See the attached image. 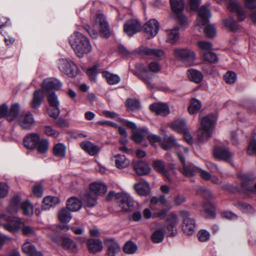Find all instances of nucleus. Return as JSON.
<instances>
[{
  "instance_id": "obj_46",
  "label": "nucleus",
  "mask_w": 256,
  "mask_h": 256,
  "mask_svg": "<svg viewBox=\"0 0 256 256\" xmlns=\"http://www.w3.org/2000/svg\"><path fill=\"white\" fill-rule=\"evenodd\" d=\"M171 128L178 132L182 133L186 128V122L184 120H178L171 124Z\"/></svg>"
},
{
  "instance_id": "obj_9",
  "label": "nucleus",
  "mask_w": 256,
  "mask_h": 256,
  "mask_svg": "<svg viewBox=\"0 0 256 256\" xmlns=\"http://www.w3.org/2000/svg\"><path fill=\"white\" fill-rule=\"evenodd\" d=\"M152 166L155 170L161 174L168 181L170 182L172 181V176L175 174V172L173 167L171 166H166L165 162L159 160H153Z\"/></svg>"
},
{
  "instance_id": "obj_54",
  "label": "nucleus",
  "mask_w": 256,
  "mask_h": 256,
  "mask_svg": "<svg viewBox=\"0 0 256 256\" xmlns=\"http://www.w3.org/2000/svg\"><path fill=\"white\" fill-rule=\"evenodd\" d=\"M137 250V246L131 241L128 242L124 244L123 250L124 252L128 254H133Z\"/></svg>"
},
{
  "instance_id": "obj_59",
  "label": "nucleus",
  "mask_w": 256,
  "mask_h": 256,
  "mask_svg": "<svg viewBox=\"0 0 256 256\" xmlns=\"http://www.w3.org/2000/svg\"><path fill=\"white\" fill-rule=\"evenodd\" d=\"M226 82L229 84H234L236 80V75L233 72H228L224 76Z\"/></svg>"
},
{
  "instance_id": "obj_47",
  "label": "nucleus",
  "mask_w": 256,
  "mask_h": 256,
  "mask_svg": "<svg viewBox=\"0 0 256 256\" xmlns=\"http://www.w3.org/2000/svg\"><path fill=\"white\" fill-rule=\"evenodd\" d=\"M20 106L18 104H14L10 107V108L6 114V120L11 122L18 115L19 112Z\"/></svg>"
},
{
  "instance_id": "obj_63",
  "label": "nucleus",
  "mask_w": 256,
  "mask_h": 256,
  "mask_svg": "<svg viewBox=\"0 0 256 256\" xmlns=\"http://www.w3.org/2000/svg\"><path fill=\"white\" fill-rule=\"evenodd\" d=\"M32 192L35 196L41 198L43 194V186L41 184L36 185L33 187Z\"/></svg>"
},
{
  "instance_id": "obj_39",
  "label": "nucleus",
  "mask_w": 256,
  "mask_h": 256,
  "mask_svg": "<svg viewBox=\"0 0 256 256\" xmlns=\"http://www.w3.org/2000/svg\"><path fill=\"white\" fill-rule=\"evenodd\" d=\"M188 76L191 81L196 84L200 82L204 78L203 74L200 72L192 68L188 70Z\"/></svg>"
},
{
  "instance_id": "obj_15",
  "label": "nucleus",
  "mask_w": 256,
  "mask_h": 256,
  "mask_svg": "<svg viewBox=\"0 0 256 256\" xmlns=\"http://www.w3.org/2000/svg\"><path fill=\"white\" fill-rule=\"evenodd\" d=\"M166 222L168 234L171 236H174L177 232V226L179 222V219L178 216L172 213L168 216Z\"/></svg>"
},
{
  "instance_id": "obj_48",
  "label": "nucleus",
  "mask_w": 256,
  "mask_h": 256,
  "mask_svg": "<svg viewBox=\"0 0 256 256\" xmlns=\"http://www.w3.org/2000/svg\"><path fill=\"white\" fill-rule=\"evenodd\" d=\"M164 233L163 229H157L152 234L151 238L154 243H160L164 239Z\"/></svg>"
},
{
  "instance_id": "obj_57",
  "label": "nucleus",
  "mask_w": 256,
  "mask_h": 256,
  "mask_svg": "<svg viewBox=\"0 0 256 256\" xmlns=\"http://www.w3.org/2000/svg\"><path fill=\"white\" fill-rule=\"evenodd\" d=\"M48 100L50 107H59L60 102L55 93L52 92L51 94H48Z\"/></svg>"
},
{
  "instance_id": "obj_38",
  "label": "nucleus",
  "mask_w": 256,
  "mask_h": 256,
  "mask_svg": "<svg viewBox=\"0 0 256 256\" xmlns=\"http://www.w3.org/2000/svg\"><path fill=\"white\" fill-rule=\"evenodd\" d=\"M42 202L43 208L47 210L58 204L60 202V200L58 197L47 196L43 199Z\"/></svg>"
},
{
  "instance_id": "obj_18",
  "label": "nucleus",
  "mask_w": 256,
  "mask_h": 256,
  "mask_svg": "<svg viewBox=\"0 0 256 256\" xmlns=\"http://www.w3.org/2000/svg\"><path fill=\"white\" fill-rule=\"evenodd\" d=\"M35 122L32 114L30 112L22 114L20 118L18 123L20 127L24 130L32 128Z\"/></svg>"
},
{
  "instance_id": "obj_6",
  "label": "nucleus",
  "mask_w": 256,
  "mask_h": 256,
  "mask_svg": "<svg viewBox=\"0 0 256 256\" xmlns=\"http://www.w3.org/2000/svg\"><path fill=\"white\" fill-rule=\"evenodd\" d=\"M21 208L24 212V214L26 216H30L33 214V206L29 201L26 200L20 204V198L18 196L13 197L6 208V212L10 214L16 212Z\"/></svg>"
},
{
  "instance_id": "obj_32",
  "label": "nucleus",
  "mask_w": 256,
  "mask_h": 256,
  "mask_svg": "<svg viewBox=\"0 0 256 256\" xmlns=\"http://www.w3.org/2000/svg\"><path fill=\"white\" fill-rule=\"evenodd\" d=\"M44 96L41 90H35L33 94V98L30 102V104L32 108H37L40 106L43 100Z\"/></svg>"
},
{
  "instance_id": "obj_2",
  "label": "nucleus",
  "mask_w": 256,
  "mask_h": 256,
  "mask_svg": "<svg viewBox=\"0 0 256 256\" xmlns=\"http://www.w3.org/2000/svg\"><path fill=\"white\" fill-rule=\"evenodd\" d=\"M70 44L77 56L82 58L91 52L92 46L88 40L81 33L75 32L69 40Z\"/></svg>"
},
{
  "instance_id": "obj_31",
  "label": "nucleus",
  "mask_w": 256,
  "mask_h": 256,
  "mask_svg": "<svg viewBox=\"0 0 256 256\" xmlns=\"http://www.w3.org/2000/svg\"><path fill=\"white\" fill-rule=\"evenodd\" d=\"M134 188L138 194L144 196L149 194L150 191L148 183L145 181H142L136 184Z\"/></svg>"
},
{
  "instance_id": "obj_13",
  "label": "nucleus",
  "mask_w": 256,
  "mask_h": 256,
  "mask_svg": "<svg viewBox=\"0 0 256 256\" xmlns=\"http://www.w3.org/2000/svg\"><path fill=\"white\" fill-rule=\"evenodd\" d=\"M174 56L178 60L191 63L195 58L194 52L186 48H174Z\"/></svg>"
},
{
  "instance_id": "obj_53",
  "label": "nucleus",
  "mask_w": 256,
  "mask_h": 256,
  "mask_svg": "<svg viewBox=\"0 0 256 256\" xmlns=\"http://www.w3.org/2000/svg\"><path fill=\"white\" fill-rule=\"evenodd\" d=\"M36 146L39 153L45 154L48 148V142L46 140H39Z\"/></svg>"
},
{
  "instance_id": "obj_43",
  "label": "nucleus",
  "mask_w": 256,
  "mask_h": 256,
  "mask_svg": "<svg viewBox=\"0 0 256 256\" xmlns=\"http://www.w3.org/2000/svg\"><path fill=\"white\" fill-rule=\"evenodd\" d=\"M67 208H62L58 212V220L62 222L66 223L69 222L72 218V216Z\"/></svg>"
},
{
  "instance_id": "obj_17",
  "label": "nucleus",
  "mask_w": 256,
  "mask_h": 256,
  "mask_svg": "<svg viewBox=\"0 0 256 256\" xmlns=\"http://www.w3.org/2000/svg\"><path fill=\"white\" fill-rule=\"evenodd\" d=\"M62 82L58 80L48 78L44 80L42 87L46 92L49 93L53 90H60L62 87Z\"/></svg>"
},
{
  "instance_id": "obj_27",
  "label": "nucleus",
  "mask_w": 256,
  "mask_h": 256,
  "mask_svg": "<svg viewBox=\"0 0 256 256\" xmlns=\"http://www.w3.org/2000/svg\"><path fill=\"white\" fill-rule=\"evenodd\" d=\"M40 136L36 133H32L28 135L24 140V146L29 149L35 148L39 142Z\"/></svg>"
},
{
  "instance_id": "obj_42",
  "label": "nucleus",
  "mask_w": 256,
  "mask_h": 256,
  "mask_svg": "<svg viewBox=\"0 0 256 256\" xmlns=\"http://www.w3.org/2000/svg\"><path fill=\"white\" fill-rule=\"evenodd\" d=\"M140 71L144 72L140 76L141 79L144 81L145 84L147 86L148 88L150 89H153L155 88L154 84L152 82V75L148 76L146 74L148 70L145 68H142L140 69Z\"/></svg>"
},
{
  "instance_id": "obj_58",
  "label": "nucleus",
  "mask_w": 256,
  "mask_h": 256,
  "mask_svg": "<svg viewBox=\"0 0 256 256\" xmlns=\"http://www.w3.org/2000/svg\"><path fill=\"white\" fill-rule=\"evenodd\" d=\"M198 47L202 50L201 55L202 52H206L212 49V44L208 42L199 41L198 42Z\"/></svg>"
},
{
  "instance_id": "obj_56",
  "label": "nucleus",
  "mask_w": 256,
  "mask_h": 256,
  "mask_svg": "<svg viewBox=\"0 0 256 256\" xmlns=\"http://www.w3.org/2000/svg\"><path fill=\"white\" fill-rule=\"evenodd\" d=\"M44 132L46 136L54 138H57L60 134V132L58 130L50 126H45L44 128Z\"/></svg>"
},
{
  "instance_id": "obj_51",
  "label": "nucleus",
  "mask_w": 256,
  "mask_h": 256,
  "mask_svg": "<svg viewBox=\"0 0 256 256\" xmlns=\"http://www.w3.org/2000/svg\"><path fill=\"white\" fill-rule=\"evenodd\" d=\"M126 105L128 108L132 111L138 110L140 108V102L136 100L128 99L126 101Z\"/></svg>"
},
{
  "instance_id": "obj_64",
  "label": "nucleus",
  "mask_w": 256,
  "mask_h": 256,
  "mask_svg": "<svg viewBox=\"0 0 256 256\" xmlns=\"http://www.w3.org/2000/svg\"><path fill=\"white\" fill-rule=\"evenodd\" d=\"M48 112L50 116L56 118L58 117L60 114L59 107H50L48 108Z\"/></svg>"
},
{
  "instance_id": "obj_22",
  "label": "nucleus",
  "mask_w": 256,
  "mask_h": 256,
  "mask_svg": "<svg viewBox=\"0 0 256 256\" xmlns=\"http://www.w3.org/2000/svg\"><path fill=\"white\" fill-rule=\"evenodd\" d=\"M226 1L228 4V8L232 12H236L240 20H243L246 18L244 12L235 0H226Z\"/></svg>"
},
{
  "instance_id": "obj_16",
  "label": "nucleus",
  "mask_w": 256,
  "mask_h": 256,
  "mask_svg": "<svg viewBox=\"0 0 256 256\" xmlns=\"http://www.w3.org/2000/svg\"><path fill=\"white\" fill-rule=\"evenodd\" d=\"M141 28L142 26L140 22L138 20L134 19L128 20L124 26V32L130 36L138 32L141 30Z\"/></svg>"
},
{
  "instance_id": "obj_11",
  "label": "nucleus",
  "mask_w": 256,
  "mask_h": 256,
  "mask_svg": "<svg viewBox=\"0 0 256 256\" xmlns=\"http://www.w3.org/2000/svg\"><path fill=\"white\" fill-rule=\"evenodd\" d=\"M58 68L62 72L70 77H74L76 75V66L72 62L67 59L62 58L59 60Z\"/></svg>"
},
{
  "instance_id": "obj_21",
  "label": "nucleus",
  "mask_w": 256,
  "mask_h": 256,
  "mask_svg": "<svg viewBox=\"0 0 256 256\" xmlns=\"http://www.w3.org/2000/svg\"><path fill=\"white\" fill-rule=\"evenodd\" d=\"M104 244L107 250V256H116L120 250L118 243L113 238H106Z\"/></svg>"
},
{
  "instance_id": "obj_4",
  "label": "nucleus",
  "mask_w": 256,
  "mask_h": 256,
  "mask_svg": "<svg viewBox=\"0 0 256 256\" xmlns=\"http://www.w3.org/2000/svg\"><path fill=\"white\" fill-rule=\"evenodd\" d=\"M216 121V116L213 114L206 116L200 120V127L197 131L200 141L208 140L211 137Z\"/></svg>"
},
{
  "instance_id": "obj_52",
  "label": "nucleus",
  "mask_w": 256,
  "mask_h": 256,
  "mask_svg": "<svg viewBox=\"0 0 256 256\" xmlns=\"http://www.w3.org/2000/svg\"><path fill=\"white\" fill-rule=\"evenodd\" d=\"M202 56L204 60L210 63L216 62L218 60L216 55L211 50H209L206 52H202Z\"/></svg>"
},
{
  "instance_id": "obj_45",
  "label": "nucleus",
  "mask_w": 256,
  "mask_h": 256,
  "mask_svg": "<svg viewBox=\"0 0 256 256\" xmlns=\"http://www.w3.org/2000/svg\"><path fill=\"white\" fill-rule=\"evenodd\" d=\"M66 146L62 143H58L54 145L53 148L54 155L58 158H64L66 153Z\"/></svg>"
},
{
  "instance_id": "obj_3",
  "label": "nucleus",
  "mask_w": 256,
  "mask_h": 256,
  "mask_svg": "<svg viewBox=\"0 0 256 256\" xmlns=\"http://www.w3.org/2000/svg\"><path fill=\"white\" fill-rule=\"evenodd\" d=\"M86 29L93 38H96L98 32L102 36L109 38L110 36L109 25L104 15L100 14L97 15L93 28L87 26Z\"/></svg>"
},
{
  "instance_id": "obj_37",
  "label": "nucleus",
  "mask_w": 256,
  "mask_h": 256,
  "mask_svg": "<svg viewBox=\"0 0 256 256\" xmlns=\"http://www.w3.org/2000/svg\"><path fill=\"white\" fill-rule=\"evenodd\" d=\"M60 244L66 250L70 252H76L77 250L76 244L68 238H62L60 240Z\"/></svg>"
},
{
  "instance_id": "obj_61",
  "label": "nucleus",
  "mask_w": 256,
  "mask_h": 256,
  "mask_svg": "<svg viewBox=\"0 0 256 256\" xmlns=\"http://www.w3.org/2000/svg\"><path fill=\"white\" fill-rule=\"evenodd\" d=\"M204 33L209 38L214 37L216 34V30L214 25L209 24L204 28Z\"/></svg>"
},
{
  "instance_id": "obj_35",
  "label": "nucleus",
  "mask_w": 256,
  "mask_h": 256,
  "mask_svg": "<svg viewBox=\"0 0 256 256\" xmlns=\"http://www.w3.org/2000/svg\"><path fill=\"white\" fill-rule=\"evenodd\" d=\"M114 158L116 166L119 169L127 168L130 164V160L124 155L118 154L114 156Z\"/></svg>"
},
{
  "instance_id": "obj_19",
  "label": "nucleus",
  "mask_w": 256,
  "mask_h": 256,
  "mask_svg": "<svg viewBox=\"0 0 256 256\" xmlns=\"http://www.w3.org/2000/svg\"><path fill=\"white\" fill-rule=\"evenodd\" d=\"M213 154L216 158L226 162H229L234 154L226 148L219 146L214 148Z\"/></svg>"
},
{
  "instance_id": "obj_5",
  "label": "nucleus",
  "mask_w": 256,
  "mask_h": 256,
  "mask_svg": "<svg viewBox=\"0 0 256 256\" xmlns=\"http://www.w3.org/2000/svg\"><path fill=\"white\" fill-rule=\"evenodd\" d=\"M90 192H88L84 198L86 207L92 208L96 204V197L104 194L107 191L106 186L103 183L94 182L90 184Z\"/></svg>"
},
{
  "instance_id": "obj_40",
  "label": "nucleus",
  "mask_w": 256,
  "mask_h": 256,
  "mask_svg": "<svg viewBox=\"0 0 256 256\" xmlns=\"http://www.w3.org/2000/svg\"><path fill=\"white\" fill-rule=\"evenodd\" d=\"M148 134V129L146 128H142L138 131L134 132L132 138L135 142L140 143L142 141L144 138Z\"/></svg>"
},
{
  "instance_id": "obj_44",
  "label": "nucleus",
  "mask_w": 256,
  "mask_h": 256,
  "mask_svg": "<svg viewBox=\"0 0 256 256\" xmlns=\"http://www.w3.org/2000/svg\"><path fill=\"white\" fill-rule=\"evenodd\" d=\"M234 205L244 213L248 214H254L256 212L255 209L250 205L246 203L236 202H234Z\"/></svg>"
},
{
  "instance_id": "obj_30",
  "label": "nucleus",
  "mask_w": 256,
  "mask_h": 256,
  "mask_svg": "<svg viewBox=\"0 0 256 256\" xmlns=\"http://www.w3.org/2000/svg\"><path fill=\"white\" fill-rule=\"evenodd\" d=\"M66 207L72 212H76L82 208V202L78 198L72 196L68 199Z\"/></svg>"
},
{
  "instance_id": "obj_8",
  "label": "nucleus",
  "mask_w": 256,
  "mask_h": 256,
  "mask_svg": "<svg viewBox=\"0 0 256 256\" xmlns=\"http://www.w3.org/2000/svg\"><path fill=\"white\" fill-rule=\"evenodd\" d=\"M172 11L174 13V17L177 19L182 28H185L188 25L187 18L182 14L184 6V0H170Z\"/></svg>"
},
{
  "instance_id": "obj_49",
  "label": "nucleus",
  "mask_w": 256,
  "mask_h": 256,
  "mask_svg": "<svg viewBox=\"0 0 256 256\" xmlns=\"http://www.w3.org/2000/svg\"><path fill=\"white\" fill-rule=\"evenodd\" d=\"M201 107L202 104L196 98H192L188 108L189 113L190 114H194L197 112L200 109Z\"/></svg>"
},
{
  "instance_id": "obj_25",
  "label": "nucleus",
  "mask_w": 256,
  "mask_h": 256,
  "mask_svg": "<svg viewBox=\"0 0 256 256\" xmlns=\"http://www.w3.org/2000/svg\"><path fill=\"white\" fill-rule=\"evenodd\" d=\"M139 52L156 59L161 58L164 56V51L160 48H150L142 46L139 48Z\"/></svg>"
},
{
  "instance_id": "obj_10",
  "label": "nucleus",
  "mask_w": 256,
  "mask_h": 256,
  "mask_svg": "<svg viewBox=\"0 0 256 256\" xmlns=\"http://www.w3.org/2000/svg\"><path fill=\"white\" fill-rule=\"evenodd\" d=\"M5 221L6 223L2 225L3 228L11 232H18L24 226L23 222L18 217L6 216Z\"/></svg>"
},
{
  "instance_id": "obj_55",
  "label": "nucleus",
  "mask_w": 256,
  "mask_h": 256,
  "mask_svg": "<svg viewBox=\"0 0 256 256\" xmlns=\"http://www.w3.org/2000/svg\"><path fill=\"white\" fill-rule=\"evenodd\" d=\"M203 207L208 217L213 218L214 216L215 212L214 210V207L211 202H208L204 203Z\"/></svg>"
},
{
  "instance_id": "obj_33",
  "label": "nucleus",
  "mask_w": 256,
  "mask_h": 256,
  "mask_svg": "<svg viewBox=\"0 0 256 256\" xmlns=\"http://www.w3.org/2000/svg\"><path fill=\"white\" fill-rule=\"evenodd\" d=\"M23 252L30 256H42L40 252L36 250L35 247L30 242H26L22 246Z\"/></svg>"
},
{
  "instance_id": "obj_50",
  "label": "nucleus",
  "mask_w": 256,
  "mask_h": 256,
  "mask_svg": "<svg viewBox=\"0 0 256 256\" xmlns=\"http://www.w3.org/2000/svg\"><path fill=\"white\" fill-rule=\"evenodd\" d=\"M224 24L226 29L232 32H235L238 28V24L232 18H230L226 19L224 22Z\"/></svg>"
},
{
  "instance_id": "obj_23",
  "label": "nucleus",
  "mask_w": 256,
  "mask_h": 256,
  "mask_svg": "<svg viewBox=\"0 0 256 256\" xmlns=\"http://www.w3.org/2000/svg\"><path fill=\"white\" fill-rule=\"evenodd\" d=\"M132 166L136 172L140 176L148 174L151 170L150 166L142 160L134 161Z\"/></svg>"
},
{
  "instance_id": "obj_7",
  "label": "nucleus",
  "mask_w": 256,
  "mask_h": 256,
  "mask_svg": "<svg viewBox=\"0 0 256 256\" xmlns=\"http://www.w3.org/2000/svg\"><path fill=\"white\" fill-rule=\"evenodd\" d=\"M108 196L114 198L118 203L120 207L124 212L132 210L134 206V200L132 198L127 192H120L116 193L112 191L109 192Z\"/></svg>"
},
{
  "instance_id": "obj_28",
  "label": "nucleus",
  "mask_w": 256,
  "mask_h": 256,
  "mask_svg": "<svg viewBox=\"0 0 256 256\" xmlns=\"http://www.w3.org/2000/svg\"><path fill=\"white\" fill-rule=\"evenodd\" d=\"M80 146L90 156L96 154L100 150V148L98 146L90 141H84L80 143Z\"/></svg>"
},
{
  "instance_id": "obj_34",
  "label": "nucleus",
  "mask_w": 256,
  "mask_h": 256,
  "mask_svg": "<svg viewBox=\"0 0 256 256\" xmlns=\"http://www.w3.org/2000/svg\"><path fill=\"white\" fill-rule=\"evenodd\" d=\"M23 252L30 256H42L40 252L36 250L35 247L30 242H26L22 246Z\"/></svg>"
},
{
  "instance_id": "obj_26",
  "label": "nucleus",
  "mask_w": 256,
  "mask_h": 256,
  "mask_svg": "<svg viewBox=\"0 0 256 256\" xmlns=\"http://www.w3.org/2000/svg\"><path fill=\"white\" fill-rule=\"evenodd\" d=\"M242 180V186L244 190L250 192H256V184H254V188L248 186L250 182L254 180V178L250 174H242L240 176Z\"/></svg>"
},
{
  "instance_id": "obj_1",
  "label": "nucleus",
  "mask_w": 256,
  "mask_h": 256,
  "mask_svg": "<svg viewBox=\"0 0 256 256\" xmlns=\"http://www.w3.org/2000/svg\"><path fill=\"white\" fill-rule=\"evenodd\" d=\"M166 140L171 145L176 147L178 156L182 164V167L180 168V170L184 176L192 177L198 172V171L201 170V168L192 164L188 166L186 164L185 158L188 155V148L179 145L172 136L168 137L166 138Z\"/></svg>"
},
{
  "instance_id": "obj_24",
  "label": "nucleus",
  "mask_w": 256,
  "mask_h": 256,
  "mask_svg": "<svg viewBox=\"0 0 256 256\" xmlns=\"http://www.w3.org/2000/svg\"><path fill=\"white\" fill-rule=\"evenodd\" d=\"M150 108L152 112L156 114L163 116H166L170 112L168 106L162 102H156L151 104Z\"/></svg>"
},
{
  "instance_id": "obj_36",
  "label": "nucleus",
  "mask_w": 256,
  "mask_h": 256,
  "mask_svg": "<svg viewBox=\"0 0 256 256\" xmlns=\"http://www.w3.org/2000/svg\"><path fill=\"white\" fill-rule=\"evenodd\" d=\"M166 42L172 44H175L179 39L180 34L178 28L166 30Z\"/></svg>"
},
{
  "instance_id": "obj_41",
  "label": "nucleus",
  "mask_w": 256,
  "mask_h": 256,
  "mask_svg": "<svg viewBox=\"0 0 256 256\" xmlns=\"http://www.w3.org/2000/svg\"><path fill=\"white\" fill-rule=\"evenodd\" d=\"M102 76L106 78L108 83L110 85L116 84L120 80V78L118 74L111 73L108 71L103 72Z\"/></svg>"
},
{
  "instance_id": "obj_60",
  "label": "nucleus",
  "mask_w": 256,
  "mask_h": 256,
  "mask_svg": "<svg viewBox=\"0 0 256 256\" xmlns=\"http://www.w3.org/2000/svg\"><path fill=\"white\" fill-rule=\"evenodd\" d=\"M247 152L250 155L256 154V134L253 136L252 139L248 147Z\"/></svg>"
},
{
  "instance_id": "obj_12",
  "label": "nucleus",
  "mask_w": 256,
  "mask_h": 256,
  "mask_svg": "<svg viewBox=\"0 0 256 256\" xmlns=\"http://www.w3.org/2000/svg\"><path fill=\"white\" fill-rule=\"evenodd\" d=\"M180 215L183 220L182 230L184 233L188 235L192 234L195 232V222L190 216L189 213L186 211H182Z\"/></svg>"
},
{
  "instance_id": "obj_14",
  "label": "nucleus",
  "mask_w": 256,
  "mask_h": 256,
  "mask_svg": "<svg viewBox=\"0 0 256 256\" xmlns=\"http://www.w3.org/2000/svg\"><path fill=\"white\" fill-rule=\"evenodd\" d=\"M145 35L147 38L150 39L155 36L159 30L158 22L154 19H152L148 22L144 26Z\"/></svg>"
},
{
  "instance_id": "obj_20",
  "label": "nucleus",
  "mask_w": 256,
  "mask_h": 256,
  "mask_svg": "<svg viewBox=\"0 0 256 256\" xmlns=\"http://www.w3.org/2000/svg\"><path fill=\"white\" fill-rule=\"evenodd\" d=\"M211 12L209 9L204 6L200 7L198 11V18L196 20V26H204L208 22L211 17Z\"/></svg>"
},
{
  "instance_id": "obj_62",
  "label": "nucleus",
  "mask_w": 256,
  "mask_h": 256,
  "mask_svg": "<svg viewBox=\"0 0 256 256\" xmlns=\"http://www.w3.org/2000/svg\"><path fill=\"white\" fill-rule=\"evenodd\" d=\"M198 238L200 242H204L208 241L210 238V234L206 230H202L198 234Z\"/></svg>"
},
{
  "instance_id": "obj_29",
  "label": "nucleus",
  "mask_w": 256,
  "mask_h": 256,
  "mask_svg": "<svg viewBox=\"0 0 256 256\" xmlns=\"http://www.w3.org/2000/svg\"><path fill=\"white\" fill-rule=\"evenodd\" d=\"M87 244L89 251L92 253L100 252L103 249L102 243L99 239L88 240Z\"/></svg>"
}]
</instances>
